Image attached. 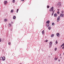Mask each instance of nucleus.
<instances>
[{
    "mask_svg": "<svg viewBox=\"0 0 64 64\" xmlns=\"http://www.w3.org/2000/svg\"><path fill=\"white\" fill-rule=\"evenodd\" d=\"M54 7L53 6H52L50 8V11H51L52 12V11H53V10H54Z\"/></svg>",
    "mask_w": 64,
    "mask_h": 64,
    "instance_id": "obj_1",
    "label": "nucleus"
},
{
    "mask_svg": "<svg viewBox=\"0 0 64 64\" xmlns=\"http://www.w3.org/2000/svg\"><path fill=\"white\" fill-rule=\"evenodd\" d=\"M61 6V3L60 2H58V4L57 5V6H58V7H60V6Z\"/></svg>",
    "mask_w": 64,
    "mask_h": 64,
    "instance_id": "obj_2",
    "label": "nucleus"
},
{
    "mask_svg": "<svg viewBox=\"0 0 64 64\" xmlns=\"http://www.w3.org/2000/svg\"><path fill=\"white\" fill-rule=\"evenodd\" d=\"M60 16H58L57 18V22H59V21L60 20Z\"/></svg>",
    "mask_w": 64,
    "mask_h": 64,
    "instance_id": "obj_3",
    "label": "nucleus"
},
{
    "mask_svg": "<svg viewBox=\"0 0 64 64\" xmlns=\"http://www.w3.org/2000/svg\"><path fill=\"white\" fill-rule=\"evenodd\" d=\"M2 58V61H5V57L4 56L3 57H1Z\"/></svg>",
    "mask_w": 64,
    "mask_h": 64,
    "instance_id": "obj_4",
    "label": "nucleus"
},
{
    "mask_svg": "<svg viewBox=\"0 0 64 64\" xmlns=\"http://www.w3.org/2000/svg\"><path fill=\"white\" fill-rule=\"evenodd\" d=\"M56 36L58 37H59L60 36V34L59 33H58L56 34Z\"/></svg>",
    "mask_w": 64,
    "mask_h": 64,
    "instance_id": "obj_5",
    "label": "nucleus"
},
{
    "mask_svg": "<svg viewBox=\"0 0 64 64\" xmlns=\"http://www.w3.org/2000/svg\"><path fill=\"white\" fill-rule=\"evenodd\" d=\"M8 2H7V1H5L4 2V5H6Z\"/></svg>",
    "mask_w": 64,
    "mask_h": 64,
    "instance_id": "obj_6",
    "label": "nucleus"
},
{
    "mask_svg": "<svg viewBox=\"0 0 64 64\" xmlns=\"http://www.w3.org/2000/svg\"><path fill=\"white\" fill-rule=\"evenodd\" d=\"M60 17H63V14H60Z\"/></svg>",
    "mask_w": 64,
    "mask_h": 64,
    "instance_id": "obj_7",
    "label": "nucleus"
},
{
    "mask_svg": "<svg viewBox=\"0 0 64 64\" xmlns=\"http://www.w3.org/2000/svg\"><path fill=\"white\" fill-rule=\"evenodd\" d=\"M46 23L47 24H49L50 23V21L49 20H48L46 22Z\"/></svg>",
    "mask_w": 64,
    "mask_h": 64,
    "instance_id": "obj_8",
    "label": "nucleus"
},
{
    "mask_svg": "<svg viewBox=\"0 0 64 64\" xmlns=\"http://www.w3.org/2000/svg\"><path fill=\"white\" fill-rule=\"evenodd\" d=\"M46 26L47 27H49V24H46Z\"/></svg>",
    "mask_w": 64,
    "mask_h": 64,
    "instance_id": "obj_9",
    "label": "nucleus"
},
{
    "mask_svg": "<svg viewBox=\"0 0 64 64\" xmlns=\"http://www.w3.org/2000/svg\"><path fill=\"white\" fill-rule=\"evenodd\" d=\"M54 17H57V14H54Z\"/></svg>",
    "mask_w": 64,
    "mask_h": 64,
    "instance_id": "obj_10",
    "label": "nucleus"
},
{
    "mask_svg": "<svg viewBox=\"0 0 64 64\" xmlns=\"http://www.w3.org/2000/svg\"><path fill=\"white\" fill-rule=\"evenodd\" d=\"M49 44L50 45H52V42H50Z\"/></svg>",
    "mask_w": 64,
    "mask_h": 64,
    "instance_id": "obj_11",
    "label": "nucleus"
},
{
    "mask_svg": "<svg viewBox=\"0 0 64 64\" xmlns=\"http://www.w3.org/2000/svg\"><path fill=\"white\" fill-rule=\"evenodd\" d=\"M54 34H52L51 35V37H54Z\"/></svg>",
    "mask_w": 64,
    "mask_h": 64,
    "instance_id": "obj_12",
    "label": "nucleus"
},
{
    "mask_svg": "<svg viewBox=\"0 0 64 64\" xmlns=\"http://www.w3.org/2000/svg\"><path fill=\"white\" fill-rule=\"evenodd\" d=\"M7 20H8L7 19H5L4 20V22H6V21H7Z\"/></svg>",
    "mask_w": 64,
    "mask_h": 64,
    "instance_id": "obj_13",
    "label": "nucleus"
},
{
    "mask_svg": "<svg viewBox=\"0 0 64 64\" xmlns=\"http://www.w3.org/2000/svg\"><path fill=\"white\" fill-rule=\"evenodd\" d=\"M14 11V10H12L10 11V12H11V13H13Z\"/></svg>",
    "mask_w": 64,
    "mask_h": 64,
    "instance_id": "obj_14",
    "label": "nucleus"
},
{
    "mask_svg": "<svg viewBox=\"0 0 64 64\" xmlns=\"http://www.w3.org/2000/svg\"><path fill=\"white\" fill-rule=\"evenodd\" d=\"M13 18V19H16V16H14V17Z\"/></svg>",
    "mask_w": 64,
    "mask_h": 64,
    "instance_id": "obj_15",
    "label": "nucleus"
},
{
    "mask_svg": "<svg viewBox=\"0 0 64 64\" xmlns=\"http://www.w3.org/2000/svg\"><path fill=\"white\" fill-rule=\"evenodd\" d=\"M55 24H54V22H52V26H54Z\"/></svg>",
    "mask_w": 64,
    "mask_h": 64,
    "instance_id": "obj_16",
    "label": "nucleus"
},
{
    "mask_svg": "<svg viewBox=\"0 0 64 64\" xmlns=\"http://www.w3.org/2000/svg\"><path fill=\"white\" fill-rule=\"evenodd\" d=\"M51 28L50 26L48 28V29H49V30H50Z\"/></svg>",
    "mask_w": 64,
    "mask_h": 64,
    "instance_id": "obj_17",
    "label": "nucleus"
},
{
    "mask_svg": "<svg viewBox=\"0 0 64 64\" xmlns=\"http://www.w3.org/2000/svg\"><path fill=\"white\" fill-rule=\"evenodd\" d=\"M44 30H43V31H42V34H44Z\"/></svg>",
    "mask_w": 64,
    "mask_h": 64,
    "instance_id": "obj_18",
    "label": "nucleus"
},
{
    "mask_svg": "<svg viewBox=\"0 0 64 64\" xmlns=\"http://www.w3.org/2000/svg\"><path fill=\"white\" fill-rule=\"evenodd\" d=\"M64 43H63L62 45L60 47H62L63 46H64Z\"/></svg>",
    "mask_w": 64,
    "mask_h": 64,
    "instance_id": "obj_19",
    "label": "nucleus"
},
{
    "mask_svg": "<svg viewBox=\"0 0 64 64\" xmlns=\"http://www.w3.org/2000/svg\"><path fill=\"white\" fill-rule=\"evenodd\" d=\"M56 50H57V48H56L54 49V51H56Z\"/></svg>",
    "mask_w": 64,
    "mask_h": 64,
    "instance_id": "obj_20",
    "label": "nucleus"
},
{
    "mask_svg": "<svg viewBox=\"0 0 64 64\" xmlns=\"http://www.w3.org/2000/svg\"><path fill=\"white\" fill-rule=\"evenodd\" d=\"M57 59H58V58H54V60H57Z\"/></svg>",
    "mask_w": 64,
    "mask_h": 64,
    "instance_id": "obj_21",
    "label": "nucleus"
},
{
    "mask_svg": "<svg viewBox=\"0 0 64 64\" xmlns=\"http://www.w3.org/2000/svg\"><path fill=\"white\" fill-rule=\"evenodd\" d=\"M18 11H19V9H17L16 10V12L17 13H18Z\"/></svg>",
    "mask_w": 64,
    "mask_h": 64,
    "instance_id": "obj_22",
    "label": "nucleus"
},
{
    "mask_svg": "<svg viewBox=\"0 0 64 64\" xmlns=\"http://www.w3.org/2000/svg\"><path fill=\"white\" fill-rule=\"evenodd\" d=\"M57 13L58 14H60V12H59V11H58L57 12Z\"/></svg>",
    "mask_w": 64,
    "mask_h": 64,
    "instance_id": "obj_23",
    "label": "nucleus"
},
{
    "mask_svg": "<svg viewBox=\"0 0 64 64\" xmlns=\"http://www.w3.org/2000/svg\"><path fill=\"white\" fill-rule=\"evenodd\" d=\"M12 2H13V3H15V0H12Z\"/></svg>",
    "mask_w": 64,
    "mask_h": 64,
    "instance_id": "obj_24",
    "label": "nucleus"
},
{
    "mask_svg": "<svg viewBox=\"0 0 64 64\" xmlns=\"http://www.w3.org/2000/svg\"><path fill=\"white\" fill-rule=\"evenodd\" d=\"M49 7H50V6H47V8H49Z\"/></svg>",
    "mask_w": 64,
    "mask_h": 64,
    "instance_id": "obj_25",
    "label": "nucleus"
},
{
    "mask_svg": "<svg viewBox=\"0 0 64 64\" xmlns=\"http://www.w3.org/2000/svg\"><path fill=\"white\" fill-rule=\"evenodd\" d=\"M56 44H57V43H58V42H57V40L56 41Z\"/></svg>",
    "mask_w": 64,
    "mask_h": 64,
    "instance_id": "obj_26",
    "label": "nucleus"
},
{
    "mask_svg": "<svg viewBox=\"0 0 64 64\" xmlns=\"http://www.w3.org/2000/svg\"><path fill=\"white\" fill-rule=\"evenodd\" d=\"M8 44L9 45L10 44H11V43L10 42H9L8 43Z\"/></svg>",
    "mask_w": 64,
    "mask_h": 64,
    "instance_id": "obj_27",
    "label": "nucleus"
},
{
    "mask_svg": "<svg viewBox=\"0 0 64 64\" xmlns=\"http://www.w3.org/2000/svg\"><path fill=\"white\" fill-rule=\"evenodd\" d=\"M2 41V40L1 39V38H0V42Z\"/></svg>",
    "mask_w": 64,
    "mask_h": 64,
    "instance_id": "obj_28",
    "label": "nucleus"
},
{
    "mask_svg": "<svg viewBox=\"0 0 64 64\" xmlns=\"http://www.w3.org/2000/svg\"><path fill=\"white\" fill-rule=\"evenodd\" d=\"M46 42H48V40H46Z\"/></svg>",
    "mask_w": 64,
    "mask_h": 64,
    "instance_id": "obj_29",
    "label": "nucleus"
},
{
    "mask_svg": "<svg viewBox=\"0 0 64 64\" xmlns=\"http://www.w3.org/2000/svg\"><path fill=\"white\" fill-rule=\"evenodd\" d=\"M62 49H64V46H63V47H62Z\"/></svg>",
    "mask_w": 64,
    "mask_h": 64,
    "instance_id": "obj_30",
    "label": "nucleus"
},
{
    "mask_svg": "<svg viewBox=\"0 0 64 64\" xmlns=\"http://www.w3.org/2000/svg\"><path fill=\"white\" fill-rule=\"evenodd\" d=\"M53 14H54L52 13V16H53Z\"/></svg>",
    "mask_w": 64,
    "mask_h": 64,
    "instance_id": "obj_31",
    "label": "nucleus"
},
{
    "mask_svg": "<svg viewBox=\"0 0 64 64\" xmlns=\"http://www.w3.org/2000/svg\"><path fill=\"white\" fill-rule=\"evenodd\" d=\"M50 47H52V45H50Z\"/></svg>",
    "mask_w": 64,
    "mask_h": 64,
    "instance_id": "obj_32",
    "label": "nucleus"
},
{
    "mask_svg": "<svg viewBox=\"0 0 64 64\" xmlns=\"http://www.w3.org/2000/svg\"><path fill=\"white\" fill-rule=\"evenodd\" d=\"M22 1H24V0H21Z\"/></svg>",
    "mask_w": 64,
    "mask_h": 64,
    "instance_id": "obj_33",
    "label": "nucleus"
},
{
    "mask_svg": "<svg viewBox=\"0 0 64 64\" xmlns=\"http://www.w3.org/2000/svg\"><path fill=\"white\" fill-rule=\"evenodd\" d=\"M8 27H10V25H8Z\"/></svg>",
    "mask_w": 64,
    "mask_h": 64,
    "instance_id": "obj_34",
    "label": "nucleus"
},
{
    "mask_svg": "<svg viewBox=\"0 0 64 64\" xmlns=\"http://www.w3.org/2000/svg\"><path fill=\"white\" fill-rule=\"evenodd\" d=\"M11 24L10 23L9 24V25H10Z\"/></svg>",
    "mask_w": 64,
    "mask_h": 64,
    "instance_id": "obj_35",
    "label": "nucleus"
},
{
    "mask_svg": "<svg viewBox=\"0 0 64 64\" xmlns=\"http://www.w3.org/2000/svg\"><path fill=\"white\" fill-rule=\"evenodd\" d=\"M13 22H12V24H13Z\"/></svg>",
    "mask_w": 64,
    "mask_h": 64,
    "instance_id": "obj_36",
    "label": "nucleus"
},
{
    "mask_svg": "<svg viewBox=\"0 0 64 64\" xmlns=\"http://www.w3.org/2000/svg\"><path fill=\"white\" fill-rule=\"evenodd\" d=\"M54 12H52V14H54Z\"/></svg>",
    "mask_w": 64,
    "mask_h": 64,
    "instance_id": "obj_37",
    "label": "nucleus"
},
{
    "mask_svg": "<svg viewBox=\"0 0 64 64\" xmlns=\"http://www.w3.org/2000/svg\"><path fill=\"white\" fill-rule=\"evenodd\" d=\"M58 11H59V10L58 9Z\"/></svg>",
    "mask_w": 64,
    "mask_h": 64,
    "instance_id": "obj_38",
    "label": "nucleus"
},
{
    "mask_svg": "<svg viewBox=\"0 0 64 64\" xmlns=\"http://www.w3.org/2000/svg\"><path fill=\"white\" fill-rule=\"evenodd\" d=\"M53 12H55V10H54Z\"/></svg>",
    "mask_w": 64,
    "mask_h": 64,
    "instance_id": "obj_39",
    "label": "nucleus"
},
{
    "mask_svg": "<svg viewBox=\"0 0 64 64\" xmlns=\"http://www.w3.org/2000/svg\"><path fill=\"white\" fill-rule=\"evenodd\" d=\"M62 13H63V11H62Z\"/></svg>",
    "mask_w": 64,
    "mask_h": 64,
    "instance_id": "obj_40",
    "label": "nucleus"
},
{
    "mask_svg": "<svg viewBox=\"0 0 64 64\" xmlns=\"http://www.w3.org/2000/svg\"><path fill=\"white\" fill-rule=\"evenodd\" d=\"M58 61H59V62H60V60H58Z\"/></svg>",
    "mask_w": 64,
    "mask_h": 64,
    "instance_id": "obj_41",
    "label": "nucleus"
},
{
    "mask_svg": "<svg viewBox=\"0 0 64 64\" xmlns=\"http://www.w3.org/2000/svg\"><path fill=\"white\" fill-rule=\"evenodd\" d=\"M60 56H61V54H60Z\"/></svg>",
    "mask_w": 64,
    "mask_h": 64,
    "instance_id": "obj_42",
    "label": "nucleus"
},
{
    "mask_svg": "<svg viewBox=\"0 0 64 64\" xmlns=\"http://www.w3.org/2000/svg\"><path fill=\"white\" fill-rule=\"evenodd\" d=\"M60 58H62V57H60Z\"/></svg>",
    "mask_w": 64,
    "mask_h": 64,
    "instance_id": "obj_43",
    "label": "nucleus"
},
{
    "mask_svg": "<svg viewBox=\"0 0 64 64\" xmlns=\"http://www.w3.org/2000/svg\"><path fill=\"white\" fill-rule=\"evenodd\" d=\"M48 57H50V56H48Z\"/></svg>",
    "mask_w": 64,
    "mask_h": 64,
    "instance_id": "obj_44",
    "label": "nucleus"
},
{
    "mask_svg": "<svg viewBox=\"0 0 64 64\" xmlns=\"http://www.w3.org/2000/svg\"><path fill=\"white\" fill-rule=\"evenodd\" d=\"M49 48H51V47H50V46L49 47Z\"/></svg>",
    "mask_w": 64,
    "mask_h": 64,
    "instance_id": "obj_45",
    "label": "nucleus"
},
{
    "mask_svg": "<svg viewBox=\"0 0 64 64\" xmlns=\"http://www.w3.org/2000/svg\"><path fill=\"white\" fill-rule=\"evenodd\" d=\"M44 42H46V40H45V41H44Z\"/></svg>",
    "mask_w": 64,
    "mask_h": 64,
    "instance_id": "obj_46",
    "label": "nucleus"
},
{
    "mask_svg": "<svg viewBox=\"0 0 64 64\" xmlns=\"http://www.w3.org/2000/svg\"><path fill=\"white\" fill-rule=\"evenodd\" d=\"M52 54H51V55H52Z\"/></svg>",
    "mask_w": 64,
    "mask_h": 64,
    "instance_id": "obj_47",
    "label": "nucleus"
},
{
    "mask_svg": "<svg viewBox=\"0 0 64 64\" xmlns=\"http://www.w3.org/2000/svg\"><path fill=\"white\" fill-rule=\"evenodd\" d=\"M43 51V50L42 51V52Z\"/></svg>",
    "mask_w": 64,
    "mask_h": 64,
    "instance_id": "obj_48",
    "label": "nucleus"
}]
</instances>
